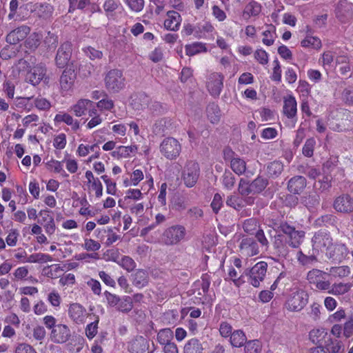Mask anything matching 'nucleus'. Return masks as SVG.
Wrapping results in <instances>:
<instances>
[{"instance_id": "nucleus-59", "label": "nucleus", "mask_w": 353, "mask_h": 353, "mask_svg": "<svg viewBox=\"0 0 353 353\" xmlns=\"http://www.w3.org/2000/svg\"><path fill=\"white\" fill-rule=\"evenodd\" d=\"M44 44L50 50L54 49L58 44V37L54 33L48 32L44 39Z\"/></svg>"}, {"instance_id": "nucleus-21", "label": "nucleus", "mask_w": 353, "mask_h": 353, "mask_svg": "<svg viewBox=\"0 0 353 353\" xmlns=\"http://www.w3.org/2000/svg\"><path fill=\"white\" fill-rule=\"evenodd\" d=\"M30 28L27 26H21L12 30L6 36V41L10 44L14 45L23 40L30 33Z\"/></svg>"}, {"instance_id": "nucleus-16", "label": "nucleus", "mask_w": 353, "mask_h": 353, "mask_svg": "<svg viewBox=\"0 0 353 353\" xmlns=\"http://www.w3.org/2000/svg\"><path fill=\"white\" fill-rule=\"evenodd\" d=\"M74 70L75 69L72 63L66 67L61 75L59 83L63 92H68L72 89L76 79Z\"/></svg>"}, {"instance_id": "nucleus-43", "label": "nucleus", "mask_w": 353, "mask_h": 353, "mask_svg": "<svg viewBox=\"0 0 353 353\" xmlns=\"http://www.w3.org/2000/svg\"><path fill=\"white\" fill-rule=\"evenodd\" d=\"M117 310L122 312L128 313L133 308L132 299L129 296H124L120 299L119 303L117 306Z\"/></svg>"}, {"instance_id": "nucleus-55", "label": "nucleus", "mask_w": 353, "mask_h": 353, "mask_svg": "<svg viewBox=\"0 0 353 353\" xmlns=\"http://www.w3.org/2000/svg\"><path fill=\"white\" fill-rule=\"evenodd\" d=\"M123 2L128 6V8L133 12H141L145 5L144 0H123Z\"/></svg>"}, {"instance_id": "nucleus-12", "label": "nucleus", "mask_w": 353, "mask_h": 353, "mask_svg": "<svg viewBox=\"0 0 353 353\" xmlns=\"http://www.w3.org/2000/svg\"><path fill=\"white\" fill-rule=\"evenodd\" d=\"M350 251L344 243H332L331 247L325 252L326 256L334 262H341L345 259Z\"/></svg>"}, {"instance_id": "nucleus-17", "label": "nucleus", "mask_w": 353, "mask_h": 353, "mask_svg": "<svg viewBox=\"0 0 353 353\" xmlns=\"http://www.w3.org/2000/svg\"><path fill=\"white\" fill-rule=\"evenodd\" d=\"M70 319L77 324H83L89 316L86 309L79 303H72L68 309Z\"/></svg>"}, {"instance_id": "nucleus-48", "label": "nucleus", "mask_w": 353, "mask_h": 353, "mask_svg": "<svg viewBox=\"0 0 353 353\" xmlns=\"http://www.w3.org/2000/svg\"><path fill=\"white\" fill-rule=\"evenodd\" d=\"M301 46L305 48L312 47L315 49H319L321 47V41L316 37L307 36L301 42Z\"/></svg>"}, {"instance_id": "nucleus-1", "label": "nucleus", "mask_w": 353, "mask_h": 353, "mask_svg": "<svg viewBox=\"0 0 353 353\" xmlns=\"http://www.w3.org/2000/svg\"><path fill=\"white\" fill-rule=\"evenodd\" d=\"M267 270L268 263L265 261H259L251 268H246L237 279L234 280V283L236 286H240L245 282L244 278H246L247 282L251 285L259 288L265 278Z\"/></svg>"}, {"instance_id": "nucleus-24", "label": "nucleus", "mask_w": 353, "mask_h": 353, "mask_svg": "<svg viewBox=\"0 0 353 353\" xmlns=\"http://www.w3.org/2000/svg\"><path fill=\"white\" fill-rule=\"evenodd\" d=\"M336 68L342 75H347L353 71L350 59L345 55L338 56L336 58Z\"/></svg>"}, {"instance_id": "nucleus-40", "label": "nucleus", "mask_w": 353, "mask_h": 353, "mask_svg": "<svg viewBox=\"0 0 353 353\" xmlns=\"http://www.w3.org/2000/svg\"><path fill=\"white\" fill-rule=\"evenodd\" d=\"M261 11V6L256 1H251L248 3L243 10V15L248 17L251 16H257Z\"/></svg>"}, {"instance_id": "nucleus-31", "label": "nucleus", "mask_w": 353, "mask_h": 353, "mask_svg": "<svg viewBox=\"0 0 353 353\" xmlns=\"http://www.w3.org/2000/svg\"><path fill=\"white\" fill-rule=\"evenodd\" d=\"M283 163L281 161L276 160L270 162L267 166L268 175L271 178L276 179L283 172Z\"/></svg>"}, {"instance_id": "nucleus-61", "label": "nucleus", "mask_w": 353, "mask_h": 353, "mask_svg": "<svg viewBox=\"0 0 353 353\" xmlns=\"http://www.w3.org/2000/svg\"><path fill=\"white\" fill-rule=\"evenodd\" d=\"M97 106L101 110H111L114 108V102L106 94V97H103L102 99L97 102Z\"/></svg>"}, {"instance_id": "nucleus-27", "label": "nucleus", "mask_w": 353, "mask_h": 353, "mask_svg": "<svg viewBox=\"0 0 353 353\" xmlns=\"http://www.w3.org/2000/svg\"><path fill=\"white\" fill-rule=\"evenodd\" d=\"M273 246L279 256H286L288 254L286 237L281 234L274 236Z\"/></svg>"}, {"instance_id": "nucleus-37", "label": "nucleus", "mask_w": 353, "mask_h": 353, "mask_svg": "<svg viewBox=\"0 0 353 353\" xmlns=\"http://www.w3.org/2000/svg\"><path fill=\"white\" fill-rule=\"evenodd\" d=\"M185 48L186 54L190 57L207 51L205 45L201 42H195L192 44L186 45Z\"/></svg>"}, {"instance_id": "nucleus-57", "label": "nucleus", "mask_w": 353, "mask_h": 353, "mask_svg": "<svg viewBox=\"0 0 353 353\" xmlns=\"http://www.w3.org/2000/svg\"><path fill=\"white\" fill-rule=\"evenodd\" d=\"M20 234L17 229H11L6 238V243L8 246L14 247L17 245Z\"/></svg>"}, {"instance_id": "nucleus-38", "label": "nucleus", "mask_w": 353, "mask_h": 353, "mask_svg": "<svg viewBox=\"0 0 353 353\" xmlns=\"http://www.w3.org/2000/svg\"><path fill=\"white\" fill-rule=\"evenodd\" d=\"M226 205L234 210L239 211L243 208V200L242 196L236 194H232L227 197Z\"/></svg>"}, {"instance_id": "nucleus-26", "label": "nucleus", "mask_w": 353, "mask_h": 353, "mask_svg": "<svg viewBox=\"0 0 353 353\" xmlns=\"http://www.w3.org/2000/svg\"><path fill=\"white\" fill-rule=\"evenodd\" d=\"M148 341L143 336H137L129 345L132 353H144L148 349Z\"/></svg>"}, {"instance_id": "nucleus-19", "label": "nucleus", "mask_w": 353, "mask_h": 353, "mask_svg": "<svg viewBox=\"0 0 353 353\" xmlns=\"http://www.w3.org/2000/svg\"><path fill=\"white\" fill-rule=\"evenodd\" d=\"M239 250L241 254L246 257L253 256L259 252L258 244L252 238L243 239L239 245Z\"/></svg>"}, {"instance_id": "nucleus-18", "label": "nucleus", "mask_w": 353, "mask_h": 353, "mask_svg": "<svg viewBox=\"0 0 353 353\" xmlns=\"http://www.w3.org/2000/svg\"><path fill=\"white\" fill-rule=\"evenodd\" d=\"M50 212L51 211L48 209L41 210L39 212L41 219L38 220V223L43 225L48 235L53 234L56 230L54 220Z\"/></svg>"}, {"instance_id": "nucleus-50", "label": "nucleus", "mask_w": 353, "mask_h": 353, "mask_svg": "<svg viewBox=\"0 0 353 353\" xmlns=\"http://www.w3.org/2000/svg\"><path fill=\"white\" fill-rule=\"evenodd\" d=\"M238 191L241 196L253 194L251 183H250L249 181L241 178L239 181Z\"/></svg>"}, {"instance_id": "nucleus-63", "label": "nucleus", "mask_w": 353, "mask_h": 353, "mask_svg": "<svg viewBox=\"0 0 353 353\" xmlns=\"http://www.w3.org/2000/svg\"><path fill=\"white\" fill-rule=\"evenodd\" d=\"M342 99L345 104L353 105V85H350L343 90Z\"/></svg>"}, {"instance_id": "nucleus-32", "label": "nucleus", "mask_w": 353, "mask_h": 353, "mask_svg": "<svg viewBox=\"0 0 353 353\" xmlns=\"http://www.w3.org/2000/svg\"><path fill=\"white\" fill-rule=\"evenodd\" d=\"M206 112L208 119L212 123H218L221 119V111L217 104L214 103H210L206 108Z\"/></svg>"}, {"instance_id": "nucleus-60", "label": "nucleus", "mask_w": 353, "mask_h": 353, "mask_svg": "<svg viewBox=\"0 0 353 353\" xmlns=\"http://www.w3.org/2000/svg\"><path fill=\"white\" fill-rule=\"evenodd\" d=\"M82 247L87 251L95 252L101 248V244L92 239H85Z\"/></svg>"}, {"instance_id": "nucleus-36", "label": "nucleus", "mask_w": 353, "mask_h": 353, "mask_svg": "<svg viewBox=\"0 0 353 353\" xmlns=\"http://www.w3.org/2000/svg\"><path fill=\"white\" fill-rule=\"evenodd\" d=\"M230 167L236 174L241 175L246 170V162L236 156L231 159Z\"/></svg>"}, {"instance_id": "nucleus-3", "label": "nucleus", "mask_w": 353, "mask_h": 353, "mask_svg": "<svg viewBox=\"0 0 353 353\" xmlns=\"http://www.w3.org/2000/svg\"><path fill=\"white\" fill-rule=\"evenodd\" d=\"M186 234V229L183 225H174L165 230L161 240L166 245H174L183 241Z\"/></svg>"}, {"instance_id": "nucleus-39", "label": "nucleus", "mask_w": 353, "mask_h": 353, "mask_svg": "<svg viewBox=\"0 0 353 353\" xmlns=\"http://www.w3.org/2000/svg\"><path fill=\"white\" fill-rule=\"evenodd\" d=\"M52 261V257L49 254L35 253L30 255L26 260H23V263H46Z\"/></svg>"}, {"instance_id": "nucleus-8", "label": "nucleus", "mask_w": 353, "mask_h": 353, "mask_svg": "<svg viewBox=\"0 0 353 353\" xmlns=\"http://www.w3.org/2000/svg\"><path fill=\"white\" fill-rule=\"evenodd\" d=\"M160 151L168 159H175L181 151V145L176 139L168 137L161 143Z\"/></svg>"}, {"instance_id": "nucleus-6", "label": "nucleus", "mask_w": 353, "mask_h": 353, "mask_svg": "<svg viewBox=\"0 0 353 353\" xmlns=\"http://www.w3.org/2000/svg\"><path fill=\"white\" fill-rule=\"evenodd\" d=\"M276 231L283 232L286 234L288 238V244L290 246L296 248L302 241L305 232L301 230H296L295 228L288 224L287 222L282 221L276 225Z\"/></svg>"}, {"instance_id": "nucleus-46", "label": "nucleus", "mask_w": 353, "mask_h": 353, "mask_svg": "<svg viewBox=\"0 0 353 353\" xmlns=\"http://www.w3.org/2000/svg\"><path fill=\"white\" fill-rule=\"evenodd\" d=\"M173 337V332L169 328L162 329L157 334V341L161 345L170 343Z\"/></svg>"}, {"instance_id": "nucleus-9", "label": "nucleus", "mask_w": 353, "mask_h": 353, "mask_svg": "<svg viewBox=\"0 0 353 353\" xmlns=\"http://www.w3.org/2000/svg\"><path fill=\"white\" fill-rule=\"evenodd\" d=\"M313 252L319 253L326 252L332 245V238L330 234L324 231L315 233L312 239Z\"/></svg>"}, {"instance_id": "nucleus-34", "label": "nucleus", "mask_w": 353, "mask_h": 353, "mask_svg": "<svg viewBox=\"0 0 353 353\" xmlns=\"http://www.w3.org/2000/svg\"><path fill=\"white\" fill-rule=\"evenodd\" d=\"M246 341L247 337L242 330H235L230 336V343L233 347H242Z\"/></svg>"}, {"instance_id": "nucleus-29", "label": "nucleus", "mask_w": 353, "mask_h": 353, "mask_svg": "<svg viewBox=\"0 0 353 353\" xmlns=\"http://www.w3.org/2000/svg\"><path fill=\"white\" fill-rule=\"evenodd\" d=\"M137 149L135 145L130 146L121 145L112 152V156L117 158H127L132 155L134 156L137 153Z\"/></svg>"}, {"instance_id": "nucleus-35", "label": "nucleus", "mask_w": 353, "mask_h": 353, "mask_svg": "<svg viewBox=\"0 0 353 353\" xmlns=\"http://www.w3.org/2000/svg\"><path fill=\"white\" fill-rule=\"evenodd\" d=\"M203 346L197 339L189 340L184 346V353H203Z\"/></svg>"}, {"instance_id": "nucleus-4", "label": "nucleus", "mask_w": 353, "mask_h": 353, "mask_svg": "<svg viewBox=\"0 0 353 353\" xmlns=\"http://www.w3.org/2000/svg\"><path fill=\"white\" fill-rule=\"evenodd\" d=\"M308 294L301 289L292 290L285 303L287 310L292 312L301 311L307 303Z\"/></svg>"}, {"instance_id": "nucleus-23", "label": "nucleus", "mask_w": 353, "mask_h": 353, "mask_svg": "<svg viewBox=\"0 0 353 353\" xmlns=\"http://www.w3.org/2000/svg\"><path fill=\"white\" fill-rule=\"evenodd\" d=\"M181 17L180 14L174 10H170L167 12V18L164 21V27L168 30L176 31L179 30Z\"/></svg>"}, {"instance_id": "nucleus-11", "label": "nucleus", "mask_w": 353, "mask_h": 353, "mask_svg": "<svg viewBox=\"0 0 353 353\" xmlns=\"http://www.w3.org/2000/svg\"><path fill=\"white\" fill-rule=\"evenodd\" d=\"M72 336L71 330L65 324H57L50 334V340L54 343L62 344L68 341Z\"/></svg>"}, {"instance_id": "nucleus-51", "label": "nucleus", "mask_w": 353, "mask_h": 353, "mask_svg": "<svg viewBox=\"0 0 353 353\" xmlns=\"http://www.w3.org/2000/svg\"><path fill=\"white\" fill-rule=\"evenodd\" d=\"M330 272L334 276H338L339 278L347 277L351 272L350 268L347 265L332 267L330 268Z\"/></svg>"}, {"instance_id": "nucleus-44", "label": "nucleus", "mask_w": 353, "mask_h": 353, "mask_svg": "<svg viewBox=\"0 0 353 353\" xmlns=\"http://www.w3.org/2000/svg\"><path fill=\"white\" fill-rule=\"evenodd\" d=\"M259 222L256 219L251 218L246 219L243 224V230L250 234H254L259 230Z\"/></svg>"}, {"instance_id": "nucleus-33", "label": "nucleus", "mask_w": 353, "mask_h": 353, "mask_svg": "<svg viewBox=\"0 0 353 353\" xmlns=\"http://www.w3.org/2000/svg\"><path fill=\"white\" fill-rule=\"evenodd\" d=\"M35 11L40 18L47 19L52 17L54 8L49 3H39L36 4Z\"/></svg>"}, {"instance_id": "nucleus-45", "label": "nucleus", "mask_w": 353, "mask_h": 353, "mask_svg": "<svg viewBox=\"0 0 353 353\" xmlns=\"http://www.w3.org/2000/svg\"><path fill=\"white\" fill-rule=\"evenodd\" d=\"M119 265H120L127 272H131L135 269L137 264L134 259L130 256H122L119 262Z\"/></svg>"}, {"instance_id": "nucleus-22", "label": "nucleus", "mask_w": 353, "mask_h": 353, "mask_svg": "<svg viewBox=\"0 0 353 353\" xmlns=\"http://www.w3.org/2000/svg\"><path fill=\"white\" fill-rule=\"evenodd\" d=\"M46 69L39 64L34 66L26 75V80L33 85H38L46 74Z\"/></svg>"}, {"instance_id": "nucleus-7", "label": "nucleus", "mask_w": 353, "mask_h": 353, "mask_svg": "<svg viewBox=\"0 0 353 353\" xmlns=\"http://www.w3.org/2000/svg\"><path fill=\"white\" fill-rule=\"evenodd\" d=\"M327 273L319 269H312L307 272V279L308 282L314 285L316 289L326 291L330 288V282L326 280Z\"/></svg>"}, {"instance_id": "nucleus-64", "label": "nucleus", "mask_w": 353, "mask_h": 353, "mask_svg": "<svg viewBox=\"0 0 353 353\" xmlns=\"http://www.w3.org/2000/svg\"><path fill=\"white\" fill-rule=\"evenodd\" d=\"M14 353H37L34 348L25 343H21L17 345L15 348Z\"/></svg>"}, {"instance_id": "nucleus-41", "label": "nucleus", "mask_w": 353, "mask_h": 353, "mask_svg": "<svg viewBox=\"0 0 353 353\" xmlns=\"http://www.w3.org/2000/svg\"><path fill=\"white\" fill-rule=\"evenodd\" d=\"M268 184L267 179L263 176H258L252 181V189L253 194H259L263 191Z\"/></svg>"}, {"instance_id": "nucleus-49", "label": "nucleus", "mask_w": 353, "mask_h": 353, "mask_svg": "<svg viewBox=\"0 0 353 353\" xmlns=\"http://www.w3.org/2000/svg\"><path fill=\"white\" fill-rule=\"evenodd\" d=\"M315 253L316 252H313V254L307 256L304 254L301 251H299L297 253V260L303 265H312L314 262L317 261Z\"/></svg>"}, {"instance_id": "nucleus-53", "label": "nucleus", "mask_w": 353, "mask_h": 353, "mask_svg": "<svg viewBox=\"0 0 353 353\" xmlns=\"http://www.w3.org/2000/svg\"><path fill=\"white\" fill-rule=\"evenodd\" d=\"M143 198V193L138 189H129L126 192V195L124 197V202L127 204L130 203L131 200L138 201Z\"/></svg>"}, {"instance_id": "nucleus-54", "label": "nucleus", "mask_w": 353, "mask_h": 353, "mask_svg": "<svg viewBox=\"0 0 353 353\" xmlns=\"http://www.w3.org/2000/svg\"><path fill=\"white\" fill-rule=\"evenodd\" d=\"M41 35L39 33H32L26 41V46L32 50H35L40 45Z\"/></svg>"}, {"instance_id": "nucleus-30", "label": "nucleus", "mask_w": 353, "mask_h": 353, "mask_svg": "<svg viewBox=\"0 0 353 353\" xmlns=\"http://www.w3.org/2000/svg\"><path fill=\"white\" fill-rule=\"evenodd\" d=\"M352 288V284L350 283H334L332 285L330 283V288L327 290L329 294L334 296H341L347 293Z\"/></svg>"}, {"instance_id": "nucleus-62", "label": "nucleus", "mask_w": 353, "mask_h": 353, "mask_svg": "<svg viewBox=\"0 0 353 353\" xmlns=\"http://www.w3.org/2000/svg\"><path fill=\"white\" fill-rule=\"evenodd\" d=\"M62 270L59 264H54L43 269L45 274L51 279L58 277V273Z\"/></svg>"}, {"instance_id": "nucleus-58", "label": "nucleus", "mask_w": 353, "mask_h": 353, "mask_svg": "<svg viewBox=\"0 0 353 353\" xmlns=\"http://www.w3.org/2000/svg\"><path fill=\"white\" fill-rule=\"evenodd\" d=\"M223 185L225 188L232 190L235 184V177L230 171H225L223 175Z\"/></svg>"}, {"instance_id": "nucleus-47", "label": "nucleus", "mask_w": 353, "mask_h": 353, "mask_svg": "<svg viewBox=\"0 0 353 353\" xmlns=\"http://www.w3.org/2000/svg\"><path fill=\"white\" fill-rule=\"evenodd\" d=\"M261 344L258 340H250L244 344L245 353H259L261 351Z\"/></svg>"}, {"instance_id": "nucleus-42", "label": "nucleus", "mask_w": 353, "mask_h": 353, "mask_svg": "<svg viewBox=\"0 0 353 353\" xmlns=\"http://www.w3.org/2000/svg\"><path fill=\"white\" fill-rule=\"evenodd\" d=\"M327 332L324 328L314 329L310 332V339L314 343H319L327 336Z\"/></svg>"}, {"instance_id": "nucleus-20", "label": "nucleus", "mask_w": 353, "mask_h": 353, "mask_svg": "<svg viewBox=\"0 0 353 353\" xmlns=\"http://www.w3.org/2000/svg\"><path fill=\"white\" fill-rule=\"evenodd\" d=\"M132 283L136 288L141 289L146 287L150 281L149 273L146 270L137 269L130 275Z\"/></svg>"}, {"instance_id": "nucleus-25", "label": "nucleus", "mask_w": 353, "mask_h": 353, "mask_svg": "<svg viewBox=\"0 0 353 353\" xmlns=\"http://www.w3.org/2000/svg\"><path fill=\"white\" fill-rule=\"evenodd\" d=\"M306 186V179L302 176H295L291 178L288 183V190L293 194L301 193Z\"/></svg>"}, {"instance_id": "nucleus-56", "label": "nucleus", "mask_w": 353, "mask_h": 353, "mask_svg": "<svg viewBox=\"0 0 353 353\" xmlns=\"http://www.w3.org/2000/svg\"><path fill=\"white\" fill-rule=\"evenodd\" d=\"M99 321V318L97 316L93 322L87 325L85 327V335L88 339H93L97 334Z\"/></svg>"}, {"instance_id": "nucleus-10", "label": "nucleus", "mask_w": 353, "mask_h": 353, "mask_svg": "<svg viewBox=\"0 0 353 353\" xmlns=\"http://www.w3.org/2000/svg\"><path fill=\"white\" fill-rule=\"evenodd\" d=\"M283 113L290 120V127L294 128L297 121V103L292 94L283 97Z\"/></svg>"}, {"instance_id": "nucleus-52", "label": "nucleus", "mask_w": 353, "mask_h": 353, "mask_svg": "<svg viewBox=\"0 0 353 353\" xmlns=\"http://www.w3.org/2000/svg\"><path fill=\"white\" fill-rule=\"evenodd\" d=\"M316 141L314 138L307 139L303 147V154L306 157H312Z\"/></svg>"}, {"instance_id": "nucleus-5", "label": "nucleus", "mask_w": 353, "mask_h": 353, "mask_svg": "<svg viewBox=\"0 0 353 353\" xmlns=\"http://www.w3.org/2000/svg\"><path fill=\"white\" fill-rule=\"evenodd\" d=\"M200 176V168L198 163L194 161H187L183 170L181 179L188 188L194 186Z\"/></svg>"}, {"instance_id": "nucleus-13", "label": "nucleus", "mask_w": 353, "mask_h": 353, "mask_svg": "<svg viewBox=\"0 0 353 353\" xmlns=\"http://www.w3.org/2000/svg\"><path fill=\"white\" fill-rule=\"evenodd\" d=\"M72 55V43L65 41L61 44L57 50L55 57V63L57 67L63 68L66 66Z\"/></svg>"}, {"instance_id": "nucleus-2", "label": "nucleus", "mask_w": 353, "mask_h": 353, "mask_svg": "<svg viewBox=\"0 0 353 353\" xmlns=\"http://www.w3.org/2000/svg\"><path fill=\"white\" fill-rule=\"evenodd\" d=\"M106 89L112 93H118L124 88L125 78L123 72L118 69H112L107 72L104 78Z\"/></svg>"}, {"instance_id": "nucleus-14", "label": "nucleus", "mask_w": 353, "mask_h": 353, "mask_svg": "<svg viewBox=\"0 0 353 353\" xmlns=\"http://www.w3.org/2000/svg\"><path fill=\"white\" fill-rule=\"evenodd\" d=\"M333 208L338 212L350 214L353 212V198L347 194H343L334 200Z\"/></svg>"}, {"instance_id": "nucleus-28", "label": "nucleus", "mask_w": 353, "mask_h": 353, "mask_svg": "<svg viewBox=\"0 0 353 353\" xmlns=\"http://www.w3.org/2000/svg\"><path fill=\"white\" fill-rule=\"evenodd\" d=\"M93 102L89 99H82L79 100L76 104L72 107V110L77 117H81L85 114L89 108H92Z\"/></svg>"}, {"instance_id": "nucleus-15", "label": "nucleus", "mask_w": 353, "mask_h": 353, "mask_svg": "<svg viewBox=\"0 0 353 353\" xmlns=\"http://www.w3.org/2000/svg\"><path fill=\"white\" fill-rule=\"evenodd\" d=\"M224 76L218 72H213L210 74L208 81L207 88L210 93L214 97H218L223 87Z\"/></svg>"}]
</instances>
